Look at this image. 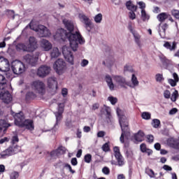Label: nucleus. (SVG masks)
Here are the masks:
<instances>
[{
    "mask_svg": "<svg viewBox=\"0 0 179 179\" xmlns=\"http://www.w3.org/2000/svg\"><path fill=\"white\" fill-rule=\"evenodd\" d=\"M57 37L61 38V40H66L68 38L70 43V47L73 51H77L79 44H83L85 40L80 35V32L76 31V34L67 32L64 29L57 30L56 34Z\"/></svg>",
    "mask_w": 179,
    "mask_h": 179,
    "instance_id": "obj_1",
    "label": "nucleus"
},
{
    "mask_svg": "<svg viewBox=\"0 0 179 179\" xmlns=\"http://www.w3.org/2000/svg\"><path fill=\"white\" fill-rule=\"evenodd\" d=\"M116 113L119 118V124L122 129V134L120 138L121 143H124V137L128 138L130 136L131 131L129 130V124L128 122V118L125 117V113L120 108H117Z\"/></svg>",
    "mask_w": 179,
    "mask_h": 179,
    "instance_id": "obj_2",
    "label": "nucleus"
},
{
    "mask_svg": "<svg viewBox=\"0 0 179 179\" xmlns=\"http://www.w3.org/2000/svg\"><path fill=\"white\" fill-rule=\"evenodd\" d=\"M37 48V39L34 36L29 38V44L17 43L16 50L17 51H24V52H33Z\"/></svg>",
    "mask_w": 179,
    "mask_h": 179,
    "instance_id": "obj_3",
    "label": "nucleus"
},
{
    "mask_svg": "<svg viewBox=\"0 0 179 179\" xmlns=\"http://www.w3.org/2000/svg\"><path fill=\"white\" fill-rule=\"evenodd\" d=\"M11 69L15 75H22V73H24V71H26V67L23 62L15 60L12 63Z\"/></svg>",
    "mask_w": 179,
    "mask_h": 179,
    "instance_id": "obj_4",
    "label": "nucleus"
},
{
    "mask_svg": "<svg viewBox=\"0 0 179 179\" xmlns=\"http://www.w3.org/2000/svg\"><path fill=\"white\" fill-rule=\"evenodd\" d=\"M53 69L58 75H62L66 71V62L62 59H58L53 64Z\"/></svg>",
    "mask_w": 179,
    "mask_h": 179,
    "instance_id": "obj_5",
    "label": "nucleus"
},
{
    "mask_svg": "<svg viewBox=\"0 0 179 179\" xmlns=\"http://www.w3.org/2000/svg\"><path fill=\"white\" fill-rule=\"evenodd\" d=\"M62 54L66 61H67V62H69V64H70L71 65H73L74 64L73 54L71 50V48L66 45H64L62 47Z\"/></svg>",
    "mask_w": 179,
    "mask_h": 179,
    "instance_id": "obj_6",
    "label": "nucleus"
},
{
    "mask_svg": "<svg viewBox=\"0 0 179 179\" xmlns=\"http://www.w3.org/2000/svg\"><path fill=\"white\" fill-rule=\"evenodd\" d=\"M78 17L80 22L84 23L85 27L87 31H90L93 29V23L89 17L86 16L84 13H80Z\"/></svg>",
    "mask_w": 179,
    "mask_h": 179,
    "instance_id": "obj_7",
    "label": "nucleus"
},
{
    "mask_svg": "<svg viewBox=\"0 0 179 179\" xmlns=\"http://www.w3.org/2000/svg\"><path fill=\"white\" fill-rule=\"evenodd\" d=\"M19 146L9 147L0 155V157L1 159H6V157H9V156L19 153Z\"/></svg>",
    "mask_w": 179,
    "mask_h": 179,
    "instance_id": "obj_8",
    "label": "nucleus"
},
{
    "mask_svg": "<svg viewBox=\"0 0 179 179\" xmlns=\"http://www.w3.org/2000/svg\"><path fill=\"white\" fill-rule=\"evenodd\" d=\"M11 115H13L14 118V122L15 124L17 125V127H21L22 124L24 122V114L23 112H20L17 113H15V112L11 110Z\"/></svg>",
    "mask_w": 179,
    "mask_h": 179,
    "instance_id": "obj_9",
    "label": "nucleus"
},
{
    "mask_svg": "<svg viewBox=\"0 0 179 179\" xmlns=\"http://www.w3.org/2000/svg\"><path fill=\"white\" fill-rule=\"evenodd\" d=\"M50 72H51V67L47 65H41L38 69L36 75L39 78H45V76H48V75H50Z\"/></svg>",
    "mask_w": 179,
    "mask_h": 179,
    "instance_id": "obj_10",
    "label": "nucleus"
},
{
    "mask_svg": "<svg viewBox=\"0 0 179 179\" xmlns=\"http://www.w3.org/2000/svg\"><path fill=\"white\" fill-rule=\"evenodd\" d=\"M35 31L38 33L39 37H50V36H51L50 29L45 27L44 25H38L35 29Z\"/></svg>",
    "mask_w": 179,
    "mask_h": 179,
    "instance_id": "obj_11",
    "label": "nucleus"
},
{
    "mask_svg": "<svg viewBox=\"0 0 179 179\" xmlns=\"http://www.w3.org/2000/svg\"><path fill=\"white\" fill-rule=\"evenodd\" d=\"M113 79L117 83V86L127 89L126 86H129V83L127 82L125 78L121 76H113Z\"/></svg>",
    "mask_w": 179,
    "mask_h": 179,
    "instance_id": "obj_12",
    "label": "nucleus"
},
{
    "mask_svg": "<svg viewBox=\"0 0 179 179\" xmlns=\"http://www.w3.org/2000/svg\"><path fill=\"white\" fill-rule=\"evenodd\" d=\"M32 89L36 92V93H39V94H43L45 89L44 83L40 80L34 81L32 83Z\"/></svg>",
    "mask_w": 179,
    "mask_h": 179,
    "instance_id": "obj_13",
    "label": "nucleus"
},
{
    "mask_svg": "<svg viewBox=\"0 0 179 179\" xmlns=\"http://www.w3.org/2000/svg\"><path fill=\"white\" fill-rule=\"evenodd\" d=\"M63 23L66 29L69 31V33H72V31H75V34H76V31H79L78 30V27H76V24L73 23V22L68 20H63Z\"/></svg>",
    "mask_w": 179,
    "mask_h": 179,
    "instance_id": "obj_14",
    "label": "nucleus"
},
{
    "mask_svg": "<svg viewBox=\"0 0 179 179\" xmlns=\"http://www.w3.org/2000/svg\"><path fill=\"white\" fill-rule=\"evenodd\" d=\"M20 127L25 128V129H28V131H34V121L31 119L24 120Z\"/></svg>",
    "mask_w": 179,
    "mask_h": 179,
    "instance_id": "obj_15",
    "label": "nucleus"
},
{
    "mask_svg": "<svg viewBox=\"0 0 179 179\" xmlns=\"http://www.w3.org/2000/svg\"><path fill=\"white\" fill-rule=\"evenodd\" d=\"M23 60L24 62H26L28 65H31V66H35L37 63V58L29 54L24 55L23 57Z\"/></svg>",
    "mask_w": 179,
    "mask_h": 179,
    "instance_id": "obj_16",
    "label": "nucleus"
},
{
    "mask_svg": "<svg viewBox=\"0 0 179 179\" xmlns=\"http://www.w3.org/2000/svg\"><path fill=\"white\" fill-rule=\"evenodd\" d=\"M48 86L50 89H52L54 92H57L58 89V82L55 77H50L48 79Z\"/></svg>",
    "mask_w": 179,
    "mask_h": 179,
    "instance_id": "obj_17",
    "label": "nucleus"
},
{
    "mask_svg": "<svg viewBox=\"0 0 179 179\" xmlns=\"http://www.w3.org/2000/svg\"><path fill=\"white\" fill-rule=\"evenodd\" d=\"M0 99L4 101L6 104H9L10 101H12V95L9 92L6 91L3 93L2 92L0 93Z\"/></svg>",
    "mask_w": 179,
    "mask_h": 179,
    "instance_id": "obj_18",
    "label": "nucleus"
},
{
    "mask_svg": "<svg viewBox=\"0 0 179 179\" xmlns=\"http://www.w3.org/2000/svg\"><path fill=\"white\" fill-rule=\"evenodd\" d=\"M65 153V148L63 146L59 147L56 150L52 151L50 153V155L52 157H59L61 155H64Z\"/></svg>",
    "mask_w": 179,
    "mask_h": 179,
    "instance_id": "obj_19",
    "label": "nucleus"
},
{
    "mask_svg": "<svg viewBox=\"0 0 179 179\" xmlns=\"http://www.w3.org/2000/svg\"><path fill=\"white\" fill-rule=\"evenodd\" d=\"M0 66L2 69H5V71H9L10 64H9V60L8 59L1 57H0Z\"/></svg>",
    "mask_w": 179,
    "mask_h": 179,
    "instance_id": "obj_20",
    "label": "nucleus"
},
{
    "mask_svg": "<svg viewBox=\"0 0 179 179\" xmlns=\"http://www.w3.org/2000/svg\"><path fill=\"white\" fill-rule=\"evenodd\" d=\"M41 47L44 51H50L52 48V44L46 39H42L41 41Z\"/></svg>",
    "mask_w": 179,
    "mask_h": 179,
    "instance_id": "obj_21",
    "label": "nucleus"
},
{
    "mask_svg": "<svg viewBox=\"0 0 179 179\" xmlns=\"http://www.w3.org/2000/svg\"><path fill=\"white\" fill-rule=\"evenodd\" d=\"M104 108L107 115L106 117L108 124H113L114 118H113V115H111V108L106 105H104Z\"/></svg>",
    "mask_w": 179,
    "mask_h": 179,
    "instance_id": "obj_22",
    "label": "nucleus"
},
{
    "mask_svg": "<svg viewBox=\"0 0 179 179\" xmlns=\"http://www.w3.org/2000/svg\"><path fill=\"white\" fill-rule=\"evenodd\" d=\"M169 28V24L167 23L164 24L159 27L158 33L161 37V38H166V30Z\"/></svg>",
    "mask_w": 179,
    "mask_h": 179,
    "instance_id": "obj_23",
    "label": "nucleus"
},
{
    "mask_svg": "<svg viewBox=\"0 0 179 179\" xmlns=\"http://www.w3.org/2000/svg\"><path fill=\"white\" fill-rule=\"evenodd\" d=\"M167 145L173 149H179V141L175 138H169L167 140Z\"/></svg>",
    "mask_w": 179,
    "mask_h": 179,
    "instance_id": "obj_24",
    "label": "nucleus"
},
{
    "mask_svg": "<svg viewBox=\"0 0 179 179\" xmlns=\"http://www.w3.org/2000/svg\"><path fill=\"white\" fill-rule=\"evenodd\" d=\"M173 77L174 80L169 78L168 80V83H169L172 87H176V86H177V83H178L179 81L178 75L176 73H173Z\"/></svg>",
    "mask_w": 179,
    "mask_h": 179,
    "instance_id": "obj_25",
    "label": "nucleus"
},
{
    "mask_svg": "<svg viewBox=\"0 0 179 179\" xmlns=\"http://www.w3.org/2000/svg\"><path fill=\"white\" fill-rule=\"evenodd\" d=\"M55 117H56V123L54 125V129H58V125L61 124V121L62 120V113H59L58 112L54 113Z\"/></svg>",
    "mask_w": 179,
    "mask_h": 179,
    "instance_id": "obj_26",
    "label": "nucleus"
},
{
    "mask_svg": "<svg viewBox=\"0 0 179 179\" xmlns=\"http://www.w3.org/2000/svg\"><path fill=\"white\" fill-rule=\"evenodd\" d=\"M143 138H145V133L141 130H139L138 133L134 135V139L136 142H142Z\"/></svg>",
    "mask_w": 179,
    "mask_h": 179,
    "instance_id": "obj_27",
    "label": "nucleus"
},
{
    "mask_svg": "<svg viewBox=\"0 0 179 179\" xmlns=\"http://www.w3.org/2000/svg\"><path fill=\"white\" fill-rule=\"evenodd\" d=\"M170 14L167 13H161L157 16V18L158 19L159 22L163 23L166 20V19H169Z\"/></svg>",
    "mask_w": 179,
    "mask_h": 179,
    "instance_id": "obj_28",
    "label": "nucleus"
},
{
    "mask_svg": "<svg viewBox=\"0 0 179 179\" xmlns=\"http://www.w3.org/2000/svg\"><path fill=\"white\" fill-rule=\"evenodd\" d=\"M131 83L132 85L129 83L128 86H129V87L134 88L136 87V86H139V81H138V78H136L135 74H132L131 76Z\"/></svg>",
    "mask_w": 179,
    "mask_h": 179,
    "instance_id": "obj_29",
    "label": "nucleus"
},
{
    "mask_svg": "<svg viewBox=\"0 0 179 179\" xmlns=\"http://www.w3.org/2000/svg\"><path fill=\"white\" fill-rule=\"evenodd\" d=\"M117 160V164L119 167H122L125 164V159L122 155L115 157Z\"/></svg>",
    "mask_w": 179,
    "mask_h": 179,
    "instance_id": "obj_30",
    "label": "nucleus"
},
{
    "mask_svg": "<svg viewBox=\"0 0 179 179\" xmlns=\"http://www.w3.org/2000/svg\"><path fill=\"white\" fill-rule=\"evenodd\" d=\"M106 82L110 90H114V83H113V78H111V76L107 75L106 76Z\"/></svg>",
    "mask_w": 179,
    "mask_h": 179,
    "instance_id": "obj_31",
    "label": "nucleus"
},
{
    "mask_svg": "<svg viewBox=\"0 0 179 179\" xmlns=\"http://www.w3.org/2000/svg\"><path fill=\"white\" fill-rule=\"evenodd\" d=\"M164 47L167 48V50H170V51H175L176 48H177V43L176 42H173V45L171 46V44L169 43V42H166L164 44Z\"/></svg>",
    "mask_w": 179,
    "mask_h": 179,
    "instance_id": "obj_32",
    "label": "nucleus"
},
{
    "mask_svg": "<svg viewBox=\"0 0 179 179\" xmlns=\"http://www.w3.org/2000/svg\"><path fill=\"white\" fill-rule=\"evenodd\" d=\"M6 78L0 74V90H3L6 87Z\"/></svg>",
    "mask_w": 179,
    "mask_h": 179,
    "instance_id": "obj_33",
    "label": "nucleus"
},
{
    "mask_svg": "<svg viewBox=\"0 0 179 179\" xmlns=\"http://www.w3.org/2000/svg\"><path fill=\"white\" fill-rule=\"evenodd\" d=\"M61 53L59 52V50L58 49V48H53L50 52V57L52 59L58 58V57H59Z\"/></svg>",
    "mask_w": 179,
    "mask_h": 179,
    "instance_id": "obj_34",
    "label": "nucleus"
},
{
    "mask_svg": "<svg viewBox=\"0 0 179 179\" xmlns=\"http://www.w3.org/2000/svg\"><path fill=\"white\" fill-rule=\"evenodd\" d=\"M126 6L129 10H131V12L136 11L137 7L136 6L134 5V3H132L131 1H127L126 3Z\"/></svg>",
    "mask_w": 179,
    "mask_h": 179,
    "instance_id": "obj_35",
    "label": "nucleus"
},
{
    "mask_svg": "<svg viewBox=\"0 0 179 179\" xmlns=\"http://www.w3.org/2000/svg\"><path fill=\"white\" fill-rule=\"evenodd\" d=\"M103 65H106L107 68H111L113 65H114V59L113 58H108L106 61L102 62Z\"/></svg>",
    "mask_w": 179,
    "mask_h": 179,
    "instance_id": "obj_36",
    "label": "nucleus"
},
{
    "mask_svg": "<svg viewBox=\"0 0 179 179\" xmlns=\"http://www.w3.org/2000/svg\"><path fill=\"white\" fill-rule=\"evenodd\" d=\"M141 19L143 22H146V20H149V19H150V16L146 13L145 9L141 10Z\"/></svg>",
    "mask_w": 179,
    "mask_h": 179,
    "instance_id": "obj_37",
    "label": "nucleus"
},
{
    "mask_svg": "<svg viewBox=\"0 0 179 179\" xmlns=\"http://www.w3.org/2000/svg\"><path fill=\"white\" fill-rule=\"evenodd\" d=\"M133 34H134L136 44H137L138 47L141 48L142 44L141 43V35L136 33H134Z\"/></svg>",
    "mask_w": 179,
    "mask_h": 179,
    "instance_id": "obj_38",
    "label": "nucleus"
},
{
    "mask_svg": "<svg viewBox=\"0 0 179 179\" xmlns=\"http://www.w3.org/2000/svg\"><path fill=\"white\" fill-rule=\"evenodd\" d=\"M10 124L6 122L5 120H0V131H2L3 128H9Z\"/></svg>",
    "mask_w": 179,
    "mask_h": 179,
    "instance_id": "obj_39",
    "label": "nucleus"
},
{
    "mask_svg": "<svg viewBox=\"0 0 179 179\" xmlns=\"http://www.w3.org/2000/svg\"><path fill=\"white\" fill-rule=\"evenodd\" d=\"M94 20L95 23H101V20H103V15L101 13H99L94 17Z\"/></svg>",
    "mask_w": 179,
    "mask_h": 179,
    "instance_id": "obj_40",
    "label": "nucleus"
},
{
    "mask_svg": "<svg viewBox=\"0 0 179 179\" xmlns=\"http://www.w3.org/2000/svg\"><path fill=\"white\" fill-rule=\"evenodd\" d=\"M108 101L113 105L115 106V104H117L118 103V99L117 97H114L113 96L108 97Z\"/></svg>",
    "mask_w": 179,
    "mask_h": 179,
    "instance_id": "obj_41",
    "label": "nucleus"
},
{
    "mask_svg": "<svg viewBox=\"0 0 179 179\" xmlns=\"http://www.w3.org/2000/svg\"><path fill=\"white\" fill-rule=\"evenodd\" d=\"M178 96H179L178 91V90H175L173 92V94L171 95V101H173V102L177 101V99H178Z\"/></svg>",
    "mask_w": 179,
    "mask_h": 179,
    "instance_id": "obj_42",
    "label": "nucleus"
},
{
    "mask_svg": "<svg viewBox=\"0 0 179 179\" xmlns=\"http://www.w3.org/2000/svg\"><path fill=\"white\" fill-rule=\"evenodd\" d=\"M155 80L156 82H158L159 83H162L163 80H164V78L163 77V74L157 73L155 75Z\"/></svg>",
    "mask_w": 179,
    "mask_h": 179,
    "instance_id": "obj_43",
    "label": "nucleus"
},
{
    "mask_svg": "<svg viewBox=\"0 0 179 179\" xmlns=\"http://www.w3.org/2000/svg\"><path fill=\"white\" fill-rule=\"evenodd\" d=\"M152 125L153 128H159L160 127V121L158 119H153L152 122Z\"/></svg>",
    "mask_w": 179,
    "mask_h": 179,
    "instance_id": "obj_44",
    "label": "nucleus"
},
{
    "mask_svg": "<svg viewBox=\"0 0 179 179\" xmlns=\"http://www.w3.org/2000/svg\"><path fill=\"white\" fill-rule=\"evenodd\" d=\"M26 99L30 100L31 99H36V94L33 92H27L26 94Z\"/></svg>",
    "mask_w": 179,
    "mask_h": 179,
    "instance_id": "obj_45",
    "label": "nucleus"
},
{
    "mask_svg": "<svg viewBox=\"0 0 179 179\" xmlns=\"http://www.w3.org/2000/svg\"><path fill=\"white\" fill-rule=\"evenodd\" d=\"M145 173H146V174H148V176H149V177H150V178H154L155 171H153V170H152L150 169H146Z\"/></svg>",
    "mask_w": 179,
    "mask_h": 179,
    "instance_id": "obj_46",
    "label": "nucleus"
},
{
    "mask_svg": "<svg viewBox=\"0 0 179 179\" xmlns=\"http://www.w3.org/2000/svg\"><path fill=\"white\" fill-rule=\"evenodd\" d=\"M141 117L143 120H150L151 115L149 112H143Z\"/></svg>",
    "mask_w": 179,
    "mask_h": 179,
    "instance_id": "obj_47",
    "label": "nucleus"
},
{
    "mask_svg": "<svg viewBox=\"0 0 179 179\" xmlns=\"http://www.w3.org/2000/svg\"><path fill=\"white\" fill-rule=\"evenodd\" d=\"M171 13L172 16L176 17V19H179V10H178L173 9L171 11Z\"/></svg>",
    "mask_w": 179,
    "mask_h": 179,
    "instance_id": "obj_48",
    "label": "nucleus"
},
{
    "mask_svg": "<svg viewBox=\"0 0 179 179\" xmlns=\"http://www.w3.org/2000/svg\"><path fill=\"white\" fill-rule=\"evenodd\" d=\"M84 161L85 162V163H90V162H92V155H85L84 157Z\"/></svg>",
    "mask_w": 179,
    "mask_h": 179,
    "instance_id": "obj_49",
    "label": "nucleus"
},
{
    "mask_svg": "<svg viewBox=\"0 0 179 179\" xmlns=\"http://www.w3.org/2000/svg\"><path fill=\"white\" fill-rule=\"evenodd\" d=\"M19 178V173L14 171L10 175V179H17Z\"/></svg>",
    "mask_w": 179,
    "mask_h": 179,
    "instance_id": "obj_50",
    "label": "nucleus"
},
{
    "mask_svg": "<svg viewBox=\"0 0 179 179\" xmlns=\"http://www.w3.org/2000/svg\"><path fill=\"white\" fill-rule=\"evenodd\" d=\"M124 72H134V69L131 66L126 64L124 67Z\"/></svg>",
    "mask_w": 179,
    "mask_h": 179,
    "instance_id": "obj_51",
    "label": "nucleus"
},
{
    "mask_svg": "<svg viewBox=\"0 0 179 179\" xmlns=\"http://www.w3.org/2000/svg\"><path fill=\"white\" fill-rule=\"evenodd\" d=\"M113 152L115 157L121 155V152H120V148L118 147H114Z\"/></svg>",
    "mask_w": 179,
    "mask_h": 179,
    "instance_id": "obj_52",
    "label": "nucleus"
},
{
    "mask_svg": "<svg viewBox=\"0 0 179 179\" xmlns=\"http://www.w3.org/2000/svg\"><path fill=\"white\" fill-rule=\"evenodd\" d=\"M164 97L165 99H170L171 97V92L169 91V90H166L164 92Z\"/></svg>",
    "mask_w": 179,
    "mask_h": 179,
    "instance_id": "obj_53",
    "label": "nucleus"
},
{
    "mask_svg": "<svg viewBox=\"0 0 179 179\" xmlns=\"http://www.w3.org/2000/svg\"><path fill=\"white\" fill-rule=\"evenodd\" d=\"M87 65H89V60L87 59H83L81 63H80V66L83 67V68H85V66H87Z\"/></svg>",
    "mask_w": 179,
    "mask_h": 179,
    "instance_id": "obj_54",
    "label": "nucleus"
},
{
    "mask_svg": "<svg viewBox=\"0 0 179 179\" xmlns=\"http://www.w3.org/2000/svg\"><path fill=\"white\" fill-rule=\"evenodd\" d=\"M140 149H141V152H142L143 153H145V152H147L148 148H146V144L142 143V144L140 145Z\"/></svg>",
    "mask_w": 179,
    "mask_h": 179,
    "instance_id": "obj_55",
    "label": "nucleus"
},
{
    "mask_svg": "<svg viewBox=\"0 0 179 179\" xmlns=\"http://www.w3.org/2000/svg\"><path fill=\"white\" fill-rule=\"evenodd\" d=\"M102 150H103V152H108V150H110V146L108 145V143H106L103 145Z\"/></svg>",
    "mask_w": 179,
    "mask_h": 179,
    "instance_id": "obj_56",
    "label": "nucleus"
},
{
    "mask_svg": "<svg viewBox=\"0 0 179 179\" xmlns=\"http://www.w3.org/2000/svg\"><path fill=\"white\" fill-rule=\"evenodd\" d=\"M102 173H103V174H106V176H108V174H110V169H108V167L105 166L102 169Z\"/></svg>",
    "mask_w": 179,
    "mask_h": 179,
    "instance_id": "obj_57",
    "label": "nucleus"
},
{
    "mask_svg": "<svg viewBox=\"0 0 179 179\" xmlns=\"http://www.w3.org/2000/svg\"><path fill=\"white\" fill-rule=\"evenodd\" d=\"M57 113L63 114L64 113V104L59 103V108Z\"/></svg>",
    "mask_w": 179,
    "mask_h": 179,
    "instance_id": "obj_58",
    "label": "nucleus"
},
{
    "mask_svg": "<svg viewBox=\"0 0 179 179\" xmlns=\"http://www.w3.org/2000/svg\"><path fill=\"white\" fill-rule=\"evenodd\" d=\"M147 139L149 143H152L153 141H155V137L153 136V135H148Z\"/></svg>",
    "mask_w": 179,
    "mask_h": 179,
    "instance_id": "obj_59",
    "label": "nucleus"
},
{
    "mask_svg": "<svg viewBox=\"0 0 179 179\" xmlns=\"http://www.w3.org/2000/svg\"><path fill=\"white\" fill-rule=\"evenodd\" d=\"M136 17V15L134 11H130L129 12V19H131V20H135Z\"/></svg>",
    "mask_w": 179,
    "mask_h": 179,
    "instance_id": "obj_60",
    "label": "nucleus"
},
{
    "mask_svg": "<svg viewBox=\"0 0 179 179\" xmlns=\"http://www.w3.org/2000/svg\"><path fill=\"white\" fill-rule=\"evenodd\" d=\"M65 167L69 169V171L71 172L72 174H75L76 171L72 169V166H71L69 164H66Z\"/></svg>",
    "mask_w": 179,
    "mask_h": 179,
    "instance_id": "obj_61",
    "label": "nucleus"
},
{
    "mask_svg": "<svg viewBox=\"0 0 179 179\" xmlns=\"http://www.w3.org/2000/svg\"><path fill=\"white\" fill-rule=\"evenodd\" d=\"M71 163L72 166H78V159H76V157L72 158Z\"/></svg>",
    "mask_w": 179,
    "mask_h": 179,
    "instance_id": "obj_62",
    "label": "nucleus"
},
{
    "mask_svg": "<svg viewBox=\"0 0 179 179\" xmlns=\"http://www.w3.org/2000/svg\"><path fill=\"white\" fill-rule=\"evenodd\" d=\"M7 13H8V15H10L11 17H13V19H15V11L13 10H8Z\"/></svg>",
    "mask_w": 179,
    "mask_h": 179,
    "instance_id": "obj_63",
    "label": "nucleus"
},
{
    "mask_svg": "<svg viewBox=\"0 0 179 179\" xmlns=\"http://www.w3.org/2000/svg\"><path fill=\"white\" fill-rule=\"evenodd\" d=\"M177 111H178V110H177V108H172V109L169 111V114H170V115H174V114H176V113H177Z\"/></svg>",
    "mask_w": 179,
    "mask_h": 179,
    "instance_id": "obj_64",
    "label": "nucleus"
}]
</instances>
